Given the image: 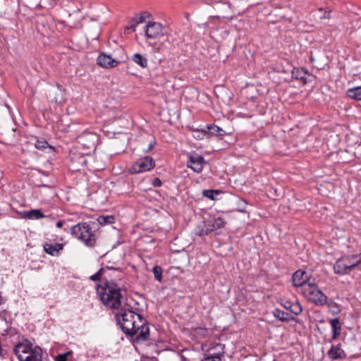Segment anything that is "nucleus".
<instances>
[{
    "mask_svg": "<svg viewBox=\"0 0 361 361\" xmlns=\"http://www.w3.org/2000/svg\"><path fill=\"white\" fill-rule=\"evenodd\" d=\"M63 248V244L62 243H45L44 245V251L50 255L55 256L59 254V252L62 250Z\"/></svg>",
    "mask_w": 361,
    "mask_h": 361,
    "instance_id": "18",
    "label": "nucleus"
},
{
    "mask_svg": "<svg viewBox=\"0 0 361 361\" xmlns=\"http://www.w3.org/2000/svg\"><path fill=\"white\" fill-rule=\"evenodd\" d=\"M71 234L87 246L95 243L96 238L90 226L87 223H79L71 228Z\"/></svg>",
    "mask_w": 361,
    "mask_h": 361,
    "instance_id": "5",
    "label": "nucleus"
},
{
    "mask_svg": "<svg viewBox=\"0 0 361 361\" xmlns=\"http://www.w3.org/2000/svg\"><path fill=\"white\" fill-rule=\"evenodd\" d=\"M121 288L114 281H105L97 286V294L108 309L118 310L122 305Z\"/></svg>",
    "mask_w": 361,
    "mask_h": 361,
    "instance_id": "1",
    "label": "nucleus"
},
{
    "mask_svg": "<svg viewBox=\"0 0 361 361\" xmlns=\"http://www.w3.org/2000/svg\"><path fill=\"white\" fill-rule=\"evenodd\" d=\"M207 129L203 130V133H209L211 135H217V136H223L226 134L225 131L219 128L217 126L212 125V126H207Z\"/></svg>",
    "mask_w": 361,
    "mask_h": 361,
    "instance_id": "23",
    "label": "nucleus"
},
{
    "mask_svg": "<svg viewBox=\"0 0 361 361\" xmlns=\"http://www.w3.org/2000/svg\"><path fill=\"white\" fill-rule=\"evenodd\" d=\"M25 216L30 219H39L44 217V215L39 209H32L25 213Z\"/></svg>",
    "mask_w": 361,
    "mask_h": 361,
    "instance_id": "26",
    "label": "nucleus"
},
{
    "mask_svg": "<svg viewBox=\"0 0 361 361\" xmlns=\"http://www.w3.org/2000/svg\"><path fill=\"white\" fill-rule=\"evenodd\" d=\"M15 353L19 361H42V349L37 346L32 348L28 343H19Z\"/></svg>",
    "mask_w": 361,
    "mask_h": 361,
    "instance_id": "3",
    "label": "nucleus"
},
{
    "mask_svg": "<svg viewBox=\"0 0 361 361\" xmlns=\"http://www.w3.org/2000/svg\"><path fill=\"white\" fill-rule=\"evenodd\" d=\"M137 142L143 152H147L152 149L156 143L153 137L149 133H144L143 135H140Z\"/></svg>",
    "mask_w": 361,
    "mask_h": 361,
    "instance_id": "10",
    "label": "nucleus"
},
{
    "mask_svg": "<svg viewBox=\"0 0 361 361\" xmlns=\"http://www.w3.org/2000/svg\"><path fill=\"white\" fill-rule=\"evenodd\" d=\"M328 355L330 359L335 360L344 358L345 354L344 350L341 348L340 345H337L331 346L330 350L328 351Z\"/></svg>",
    "mask_w": 361,
    "mask_h": 361,
    "instance_id": "17",
    "label": "nucleus"
},
{
    "mask_svg": "<svg viewBox=\"0 0 361 361\" xmlns=\"http://www.w3.org/2000/svg\"><path fill=\"white\" fill-rule=\"evenodd\" d=\"M137 64L140 65L142 68L147 66L148 62L145 57H143L141 54L137 53Z\"/></svg>",
    "mask_w": 361,
    "mask_h": 361,
    "instance_id": "30",
    "label": "nucleus"
},
{
    "mask_svg": "<svg viewBox=\"0 0 361 361\" xmlns=\"http://www.w3.org/2000/svg\"><path fill=\"white\" fill-rule=\"evenodd\" d=\"M135 29L134 25H132L131 27L126 28V31H125V32H126V33L129 34V33H130L132 31H135Z\"/></svg>",
    "mask_w": 361,
    "mask_h": 361,
    "instance_id": "37",
    "label": "nucleus"
},
{
    "mask_svg": "<svg viewBox=\"0 0 361 361\" xmlns=\"http://www.w3.org/2000/svg\"><path fill=\"white\" fill-rule=\"evenodd\" d=\"M154 20L153 16L147 11H141L137 15V25L145 23L148 24L149 21Z\"/></svg>",
    "mask_w": 361,
    "mask_h": 361,
    "instance_id": "20",
    "label": "nucleus"
},
{
    "mask_svg": "<svg viewBox=\"0 0 361 361\" xmlns=\"http://www.w3.org/2000/svg\"><path fill=\"white\" fill-rule=\"evenodd\" d=\"M240 204H243L244 205H245V204H246V203H245V202H243V201H240Z\"/></svg>",
    "mask_w": 361,
    "mask_h": 361,
    "instance_id": "44",
    "label": "nucleus"
},
{
    "mask_svg": "<svg viewBox=\"0 0 361 361\" xmlns=\"http://www.w3.org/2000/svg\"><path fill=\"white\" fill-rule=\"evenodd\" d=\"M290 311L294 314H299L302 312V308L299 302H293Z\"/></svg>",
    "mask_w": 361,
    "mask_h": 361,
    "instance_id": "29",
    "label": "nucleus"
},
{
    "mask_svg": "<svg viewBox=\"0 0 361 361\" xmlns=\"http://www.w3.org/2000/svg\"><path fill=\"white\" fill-rule=\"evenodd\" d=\"M329 307L332 308V312L334 314H336L340 311L339 307L337 306V305L335 302L329 303Z\"/></svg>",
    "mask_w": 361,
    "mask_h": 361,
    "instance_id": "35",
    "label": "nucleus"
},
{
    "mask_svg": "<svg viewBox=\"0 0 361 361\" xmlns=\"http://www.w3.org/2000/svg\"><path fill=\"white\" fill-rule=\"evenodd\" d=\"M153 185L154 187H160L161 185V182H153Z\"/></svg>",
    "mask_w": 361,
    "mask_h": 361,
    "instance_id": "40",
    "label": "nucleus"
},
{
    "mask_svg": "<svg viewBox=\"0 0 361 361\" xmlns=\"http://www.w3.org/2000/svg\"><path fill=\"white\" fill-rule=\"evenodd\" d=\"M301 293L307 300L317 306H323L327 303V296L318 288L314 279L308 284L303 285Z\"/></svg>",
    "mask_w": 361,
    "mask_h": 361,
    "instance_id": "2",
    "label": "nucleus"
},
{
    "mask_svg": "<svg viewBox=\"0 0 361 361\" xmlns=\"http://www.w3.org/2000/svg\"><path fill=\"white\" fill-rule=\"evenodd\" d=\"M224 353V345L221 343H214L205 350V355L207 356H219L221 357Z\"/></svg>",
    "mask_w": 361,
    "mask_h": 361,
    "instance_id": "16",
    "label": "nucleus"
},
{
    "mask_svg": "<svg viewBox=\"0 0 361 361\" xmlns=\"http://www.w3.org/2000/svg\"><path fill=\"white\" fill-rule=\"evenodd\" d=\"M104 271V269H100L99 271H97L96 274H93L90 277V280L92 281H97L99 280L102 277L103 272Z\"/></svg>",
    "mask_w": 361,
    "mask_h": 361,
    "instance_id": "32",
    "label": "nucleus"
},
{
    "mask_svg": "<svg viewBox=\"0 0 361 361\" xmlns=\"http://www.w3.org/2000/svg\"><path fill=\"white\" fill-rule=\"evenodd\" d=\"M355 257H357V261L358 262V265L361 264V253L358 254V255H355Z\"/></svg>",
    "mask_w": 361,
    "mask_h": 361,
    "instance_id": "39",
    "label": "nucleus"
},
{
    "mask_svg": "<svg viewBox=\"0 0 361 361\" xmlns=\"http://www.w3.org/2000/svg\"><path fill=\"white\" fill-rule=\"evenodd\" d=\"M115 218L114 216H100L97 218V221L101 226H106L114 223Z\"/></svg>",
    "mask_w": 361,
    "mask_h": 361,
    "instance_id": "27",
    "label": "nucleus"
},
{
    "mask_svg": "<svg viewBox=\"0 0 361 361\" xmlns=\"http://www.w3.org/2000/svg\"><path fill=\"white\" fill-rule=\"evenodd\" d=\"M238 212H242V213H245V212H246V210H245V207L239 208V209H238Z\"/></svg>",
    "mask_w": 361,
    "mask_h": 361,
    "instance_id": "41",
    "label": "nucleus"
},
{
    "mask_svg": "<svg viewBox=\"0 0 361 361\" xmlns=\"http://www.w3.org/2000/svg\"><path fill=\"white\" fill-rule=\"evenodd\" d=\"M202 361H224V360H222L221 357L207 356L204 355V357L202 360Z\"/></svg>",
    "mask_w": 361,
    "mask_h": 361,
    "instance_id": "33",
    "label": "nucleus"
},
{
    "mask_svg": "<svg viewBox=\"0 0 361 361\" xmlns=\"http://www.w3.org/2000/svg\"><path fill=\"white\" fill-rule=\"evenodd\" d=\"M63 224H64V221H59L56 223V226H57L58 228H61V227L63 226Z\"/></svg>",
    "mask_w": 361,
    "mask_h": 361,
    "instance_id": "38",
    "label": "nucleus"
},
{
    "mask_svg": "<svg viewBox=\"0 0 361 361\" xmlns=\"http://www.w3.org/2000/svg\"><path fill=\"white\" fill-rule=\"evenodd\" d=\"M348 96L357 101L361 100V86L355 87L348 90Z\"/></svg>",
    "mask_w": 361,
    "mask_h": 361,
    "instance_id": "24",
    "label": "nucleus"
},
{
    "mask_svg": "<svg viewBox=\"0 0 361 361\" xmlns=\"http://www.w3.org/2000/svg\"><path fill=\"white\" fill-rule=\"evenodd\" d=\"M226 221L225 220L221 217H216L214 218L212 221H211L208 224V228H207V231L200 233V235H202L204 234H207L210 231H215L216 229H219L223 228L225 226Z\"/></svg>",
    "mask_w": 361,
    "mask_h": 361,
    "instance_id": "14",
    "label": "nucleus"
},
{
    "mask_svg": "<svg viewBox=\"0 0 361 361\" xmlns=\"http://www.w3.org/2000/svg\"><path fill=\"white\" fill-rule=\"evenodd\" d=\"M118 61L113 59L111 56L104 53L99 54L97 58V64L104 68H114L118 66Z\"/></svg>",
    "mask_w": 361,
    "mask_h": 361,
    "instance_id": "13",
    "label": "nucleus"
},
{
    "mask_svg": "<svg viewBox=\"0 0 361 361\" xmlns=\"http://www.w3.org/2000/svg\"><path fill=\"white\" fill-rule=\"evenodd\" d=\"M154 180L157 181V180H159L158 178H155L154 179Z\"/></svg>",
    "mask_w": 361,
    "mask_h": 361,
    "instance_id": "45",
    "label": "nucleus"
},
{
    "mask_svg": "<svg viewBox=\"0 0 361 361\" xmlns=\"http://www.w3.org/2000/svg\"><path fill=\"white\" fill-rule=\"evenodd\" d=\"M134 312L131 309H128L116 314V319L120 324L123 331L130 337L133 342L135 341L134 336L135 334V320L134 319Z\"/></svg>",
    "mask_w": 361,
    "mask_h": 361,
    "instance_id": "4",
    "label": "nucleus"
},
{
    "mask_svg": "<svg viewBox=\"0 0 361 361\" xmlns=\"http://www.w3.org/2000/svg\"><path fill=\"white\" fill-rule=\"evenodd\" d=\"M330 323L333 331L332 337L334 339H336L341 334V326L340 321L338 318H335L331 319Z\"/></svg>",
    "mask_w": 361,
    "mask_h": 361,
    "instance_id": "22",
    "label": "nucleus"
},
{
    "mask_svg": "<svg viewBox=\"0 0 361 361\" xmlns=\"http://www.w3.org/2000/svg\"><path fill=\"white\" fill-rule=\"evenodd\" d=\"M183 361H186L185 360H184Z\"/></svg>",
    "mask_w": 361,
    "mask_h": 361,
    "instance_id": "47",
    "label": "nucleus"
},
{
    "mask_svg": "<svg viewBox=\"0 0 361 361\" xmlns=\"http://www.w3.org/2000/svg\"><path fill=\"white\" fill-rule=\"evenodd\" d=\"M143 31L145 36L149 39H158L164 37L166 35V28L164 25L154 21V20L145 25Z\"/></svg>",
    "mask_w": 361,
    "mask_h": 361,
    "instance_id": "7",
    "label": "nucleus"
},
{
    "mask_svg": "<svg viewBox=\"0 0 361 361\" xmlns=\"http://www.w3.org/2000/svg\"><path fill=\"white\" fill-rule=\"evenodd\" d=\"M137 317L140 323V325L137 324V343L141 342H147V345L152 343V340L150 338L149 323L140 314L137 313Z\"/></svg>",
    "mask_w": 361,
    "mask_h": 361,
    "instance_id": "8",
    "label": "nucleus"
},
{
    "mask_svg": "<svg viewBox=\"0 0 361 361\" xmlns=\"http://www.w3.org/2000/svg\"><path fill=\"white\" fill-rule=\"evenodd\" d=\"M314 58H313L312 56H311V57H310V61H311V62H313V61H314Z\"/></svg>",
    "mask_w": 361,
    "mask_h": 361,
    "instance_id": "43",
    "label": "nucleus"
},
{
    "mask_svg": "<svg viewBox=\"0 0 361 361\" xmlns=\"http://www.w3.org/2000/svg\"><path fill=\"white\" fill-rule=\"evenodd\" d=\"M204 164V158L202 156L197 154H192L189 156L188 166L194 171L200 173L202 170Z\"/></svg>",
    "mask_w": 361,
    "mask_h": 361,
    "instance_id": "12",
    "label": "nucleus"
},
{
    "mask_svg": "<svg viewBox=\"0 0 361 361\" xmlns=\"http://www.w3.org/2000/svg\"><path fill=\"white\" fill-rule=\"evenodd\" d=\"M221 193L222 192L219 190H204L202 192V195L204 197L212 200H217V196L221 195Z\"/></svg>",
    "mask_w": 361,
    "mask_h": 361,
    "instance_id": "25",
    "label": "nucleus"
},
{
    "mask_svg": "<svg viewBox=\"0 0 361 361\" xmlns=\"http://www.w3.org/2000/svg\"><path fill=\"white\" fill-rule=\"evenodd\" d=\"M314 279H312L309 274L302 270H298L293 275V282L295 287L300 288V291L303 289V285L308 284Z\"/></svg>",
    "mask_w": 361,
    "mask_h": 361,
    "instance_id": "9",
    "label": "nucleus"
},
{
    "mask_svg": "<svg viewBox=\"0 0 361 361\" xmlns=\"http://www.w3.org/2000/svg\"><path fill=\"white\" fill-rule=\"evenodd\" d=\"M293 302H290V301H285L282 305L283 306L284 308L287 309V310H289L290 309V307L292 305Z\"/></svg>",
    "mask_w": 361,
    "mask_h": 361,
    "instance_id": "36",
    "label": "nucleus"
},
{
    "mask_svg": "<svg viewBox=\"0 0 361 361\" xmlns=\"http://www.w3.org/2000/svg\"><path fill=\"white\" fill-rule=\"evenodd\" d=\"M292 78L301 81L303 84L310 82L314 76L308 73L305 69L293 68L291 71Z\"/></svg>",
    "mask_w": 361,
    "mask_h": 361,
    "instance_id": "11",
    "label": "nucleus"
},
{
    "mask_svg": "<svg viewBox=\"0 0 361 361\" xmlns=\"http://www.w3.org/2000/svg\"><path fill=\"white\" fill-rule=\"evenodd\" d=\"M96 140L97 136L92 133L86 134L80 137V142L87 148L94 147Z\"/></svg>",
    "mask_w": 361,
    "mask_h": 361,
    "instance_id": "19",
    "label": "nucleus"
},
{
    "mask_svg": "<svg viewBox=\"0 0 361 361\" xmlns=\"http://www.w3.org/2000/svg\"><path fill=\"white\" fill-rule=\"evenodd\" d=\"M35 146L37 149L40 150H54V147L48 144V142L46 140H36L35 143Z\"/></svg>",
    "mask_w": 361,
    "mask_h": 361,
    "instance_id": "28",
    "label": "nucleus"
},
{
    "mask_svg": "<svg viewBox=\"0 0 361 361\" xmlns=\"http://www.w3.org/2000/svg\"><path fill=\"white\" fill-rule=\"evenodd\" d=\"M199 331L202 333V335H205V333H206V330L205 329H200Z\"/></svg>",
    "mask_w": 361,
    "mask_h": 361,
    "instance_id": "42",
    "label": "nucleus"
},
{
    "mask_svg": "<svg viewBox=\"0 0 361 361\" xmlns=\"http://www.w3.org/2000/svg\"><path fill=\"white\" fill-rule=\"evenodd\" d=\"M153 274L154 276V278L159 281H161L162 278V269L160 267H154L153 268Z\"/></svg>",
    "mask_w": 361,
    "mask_h": 361,
    "instance_id": "31",
    "label": "nucleus"
},
{
    "mask_svg": "<svg viewBox=\"0 0 361 361\" xmlns=\"http://www.w3.org/2000/svg\"><path fill=\"white\" fill-rule=\"evenodd\" d=\"M138 165L139 170L137 171L138 172L147 171H149L154 166V161L151 157L147 156L140 159L139 161L137 162Z\"/></svg>",
    "mask_w": 361,
    "mask_h": 361,
    "instance_id": "15",
    "label": "nucleus"
},
{
    "mask_svg": "<svg viewBox=\"0 0 361 361\" xmlns=\"http://www.w3.org/2000/svg\"><path fill=\"white\" fill-rule=\"evenodd\" d=\"M133 59L135 58V54H133L132 56Z\"/></svg>",
    "mask_w": 361,
    "mask_h": 361,
    "instance_id": "46",
    "label": "nucleus"
},
{
    "mask_svg": "<svg viewBox=\"0 0 361 361\" xmlns=\"http://www.w3.org/2000/svg\"><path fill=\"white\" fill-rule=\"evenodd\" d=\"M274 316L282 322H288L293 320L294 318L291 317L288 312H286L279 309H275L273 311Z\"/></svg>",
    "mask_w": 361,
    "mask_h": 361,
    "instance_id": "21",
    "label": "nucleus"
},
{
    "mask_svg": "<svg viewBox=\"0 0 361 361\" xmlns=\"http://www.w3.org/2000/svg\"><path fill=\"white\" fill-rule=\"evenodd\" d=\"M69 353L60 354L56 357V361H67Z\"/></svg>",
    "mask_w": 361,
    "mask_h": 361,
    "instance_id": "34",
    "label": "nucleus"
},
{
    "mask_svg": "<svg viewBox=\"0 0 361 361\" xmlns=\"http://www.w3.org/2000/svg\"><path fill=\"white\" fill-rule=\"evenodd\" d=\"M357 257L355 255H345L338 259L334 266V272L336 274L344 275L349 273L358 265Z\"/></svg>",
    "mask_w": 361,
    "mask_h": 361,
    "instance_id": "6",
    "label": "nucleus"
}]
</instances>
